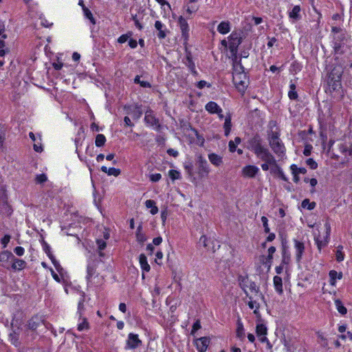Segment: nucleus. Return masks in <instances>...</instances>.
<instances>
[{
    "instance_id": "58836bf2",
    "label": "nucleus",
    "mask_w": 352,
    "mask_h": 352,
    "mask_svg": "<svg viewBox=\"0 0 352 352\" xmlns=\"http://www.w3.org/2000/svg\"><path fill=\"white\" fill-rule=\"evenodd\" d=\"M301 206L303 208L311 210L316 207V203L314 201L310 202L309 199H305L302 201Z\"/></svg>"
},
{
    "instance_id": "a878e982",
    "label": "nucleus",
    "mask_w": 352,
    "mask_h": 352,
    "mask_svg": "<svg viewBox=\"0 0 352 352\" xmlns=\"http://www.w3.org/2000/svg\"><path fill=\"white\" fill-rule=\"evenodd\" d=\"M155 28L158 30L157 36L160 38H164L166 36L164 28V25L160 21H156L155 23Z\"/></svg>"
},
{
    "instance_id": "0eeeda50",
    "label": "nucleus",
    "mask_w": 352,
    "mask_h": 352,
    "mask_svg": "<svg viewBox=\"0 0 352 352\" xmlns=\"http://www.w3.org/2000/svg\"><path fill=\"white\" fill-rule=\"evenodd\" d=\"M144 121L151 126L153 127L157 131L160 130V124L159 120L156 118L151 111H146L145 113Z\"/></svg>"
},
{
    "instance_id": "2f4dec72",
    "label": "nucleus",
    "mask_w": 352,
    "mask_h": 352,
    "mask_svg": "<svg viewBox=\"0 0 352 352\" xmlns=\"http://www.w3.org/2000/svg\"><path fill=\"white\" fill-rule=\"evenodd\" d=\"M296 87L295 83L292 82V80H291L289 85V91L288 92V96L291 100H296L298 97V94L296 91Z\"/></svg>"
},
{
    "instance_id": "aec40b11",
    "label": "nucleus",
    "mask_w": 352,
    "mask_h": 352,
    "mask_svg": "<svg viewBox=\"0 0 352 352\" xmlns=\"http://www.w3.org/2000/svg\"><path fill=\"white\" fill-rule=\"evenodd\" d=\"M300 7L299 6H295L292 10L289 12V16L293 21H297L300 19Z\"/></svg>"
},
{
    "instance_id": "ea45409f",
    "label": "nucleus",
    "mask_w": 352,
    "mask_h": 352,
    "mask_svg": "<svg viewBox=\"0 0 352 352\" xmlns=\"http://www.w3.org/2000/svg\"><path fill=\"white\" fill-rule=\"evenodd\" d=\"M96 266L94 264H88L87 272V279L89 280L93 275L96 273Z\"/></svg>"
},
{
    "instance_id": "4d7b16f0",
    "label": "nucleus",
    "mask_w": 352,
    "mask_h": 352,
    "mask_svg": "<svg viewBox=\"0 0 352 352\" xmlns=\"http://www.w3.org/2000/svg\"><path fill=\"white\" fill-rule=\"evenodd\" d=\"M47 180V176L45 174H40L36 175V182L38 184H42Z\"/></svg>"
},
{
    "instance_id": "1a4fd4ad",
    "label": "nucleus",
    "mask_w": 352,
    "mask_h": 352,
    "mask_svg": "<svg viewBox=\"0 0 352 352\" xmlns=\"http://www.w3.org/2000/svg\"><path fill=\"white\" fill-rule=\"evenodd\" d=\"M294 243L296 250V259L298 263H300L305 250V243L298 239H294Z\"/></svg>"
},
{
    "instance_id": "3c124183",
    "label": "nucleus",
    "mask_w": 352,
    "mask_h": 352,
    "mask_svg": "<svg viewBox=\"0 0 352 352\" xmlns=\"http://www.w3.org/2000/svg\"><path fill=\"white\" fill-rule=\"evenodd\" d=\"M233 73H245L243 67L240 63H236L233 65Z\"/></svg>"
},
{
    "instance_id": "e2e57ef3",
    "label": "nucleus",
    "mask_w": 352,
    "mask_h": 352,
    "mask_svg": "<svg viewBox=\"0 0 352 352\" xmlns=\"http://www.w3.org/2000/svg\"><path fill=\"white\" fill-rule=\"evenodd\" d=\"M24 252V248L21 246H17L14 249V252L18 256H22Z\"/></svg>"
},
{
    "instance_id": "c85d7f7f",
    "label": "nucleus",
    "mask_w": 352,
    "mask_h": 352,
    "mask_svg": "<svg viewBox=\"0 0 352 352\" xmlns=\"http://www.w3.org/2000/svg\"><path fill=\"white\" fill-rule=\"evenodd\" d=\"M145 206L147 208H151L150 212L151 214H155L158 212V208L156 206L155 201L151 199L145 201Z\"/></svg>"
},
{
    "instance_id": "680f3d73",
    "label": "nucleus",
    "mask_w": 352,
    "mask_h": 352,
    "mask_svg": "<svg viewBox=\"0 0 352 352\" xmlns=\"http://www.w3.org/2000/svg\"><path fill=\"white\" fill-rule=\"evenodd\" d=\"M5 132L3 127L0 126V148H2L3 142L5 140Z\"/></svg>"
},
{
    "instance_id": "0e129e2a",
    "label": "nucleus",
    "mask_w": 352,
    "mask_h": 352,
    "mask_svg": "<svg viewBox=\"0 0 352 352\" xmlns=\"http://www.w3.org/2000/svg\"><path fill=\"white\" fill-rule=\"evenodd\" d=\"M339 338L343 340H346L349 338V340H352V333L349 331H348L346 334H342L339 336Z\"/></svg>"
},
{
    "instance_id": "864d4df0",
    "label": "nucleus",
    "mask_w": 352,
    "mask_h": 352,
    "mask_svg": "<svg viewBox=\"0 0 352 352\" xmlns=\"http://www.w3.org/2000/svg\"><path fill=\"white\" fill-rule=\"evenodd\" d=\"M261 221H262L263 226L264 227L265 232H266V233L270 232V228H269L268 223H267V221H268L267 218L266 217L263 216L261 217Z\"/></svg>"
},
{
    "instance_id": "a18cd8bd",
    "label": "nucleus",
    "mask_w": 352,
    "mask_h": 352,
    "mask_svg": "<svg viewBox=\"0 0 352 352\" xmlns=\"http://www.w3.org/2000/svg\"><path fill=\"white\" fill-rule=\"evenodd\" d=\"M132 35H133L132 32H128L127 33L121 35L118 38V42L119 43H124L126 42L131 37Z\"/></svg>"
},
{
    "instance_id": "9d476101",
    "label": "nucleus",
    "mask_w": 352,
    "mask_h": 352,
    "mask_svg": "<svg viewBox=\"0 0 352 352\" xmlns=\"http://www.w3.org/2000/svg\"><path fill=\"white\" fill-rule=\"evenodd\" d=\"M341 78V72L334 68L329 75V84L331 85L335 89L339 85V82Z\"/></svg>"
},
{
    "instance_id": "a19ab883",
    "label": "nucleus",
    "mask_w": 352,
    "mask_h": 352,
    "mask_svg": "<svg viewBox=\"0 0 352 352\" xmlns=\"http://www.w3.org/2000/svg\"><path fill=\"white\" fill-rule=\"evenodd\" d=\"M106 142V138L103 134H98L96 137L95 144L98 147L102 146Z\"/></svg>"
},
{
    "instance_id": "338daca9",
    "label": "nucleus",
    "mask_w": 352,
    "mask_h": 352,
    "mask_svg": "<svg viewBox=\"0 0 352 352\" xmlns=\"http://www.w3.org/2000/svg\"><path fill=\"white\" fill-rule=\"evenodd\" d=\"M312 146L311 145H306L303 151V154L306 156L311 155Z\"/></svg>"
},
{
    "instance_id": "6e6d98bb",
    "label": "nucleus",
    "mask_w": 352,
    "mask_h": 352,
    "mask_svg": "<svg viewBox=\"0 0 352 352\" xmlns=\"http://www.w3.org/2000/svg\"><path fill=\"white\" fill-rule=\"evenodd\" d=\"M96 243L98 245V250L102 251L107 246L106 242L102 239H98L96 241Z\"/></svg>"
},
{
    "instance_id": "69168bd1",
    "label": "nucleus",
    "mask_w": 352,
    "mask_h": 352,
    "mask_svg": "<svg viewBox=\"0 0 352 352\" xmlns=\"http://www.w3.org/2000/svg\"><path fill=\"white\" fill-rule=\"evenodd\" d=\"M129 45L131 48L135 49L138 46V42L136 40L130 38L129 41Z\"/></svg>"
},
{
    "instance_id": "f704fd0d",
    "label": "nucleus",
    "mask_w": 352,
    "mask_h": 352,
    "mask_svg": "<svg viewBox=\"0 0 352 352\" xmlns=\"http://www.w3.org/2000/svg\"><path fill=\"white\" fill-rule=\"evenodd\" d=\"M84 302H85V298H84V296H82L78 303L77 314H78L79 318H81L84 315V312L85 310Z\"/></svg>"
},
{
    "instance_id": "393cba45",
    "label": "nucleus",
    "mask_w": 352,
    "mask_h": 352,
    "mask_svg": "<svg viewBox=\"0 0 352 352\" xmlns=\"http://www.w3.org/2000/svg\"><path fill=\"white\" fill-rule=\"evenodd\" d=\"M139 262L141 268L144 272H148L151 269L149 264L147 262L146 256L144 254H141L139 256Z\"/></svg>"
},
{
    "instance_id": "cd10ccee",
    "label": "nucleus",
    "mask_w": 352,
    "mask_h": 352,
    "mask_svg": "<svg viewBox=\"0 0 352 352\" xmlns=\"http://www.w3.org/2000/svg\"><path fill=\"white\" fill-rule=\"evenodd\" d=\"M232 128V122H231V115L228 113L225 118V122L223 124V129L225 131V135L228 136Z\"/></svg>"
},
{
    "instance_id": "4be33fe9",
    "label": "nucleus",
    "mask_w": 352,
    "mask_h": 352,
    "mask_svg": "<svg viewBox=\"0 0 352 352\" xmlns=\"http://www.w3.org/2000/svg\"><path fill=\"white\" fill-rule=\"evenodd\" d=\"M273 283H274V286L275 290L279 294H282L283 292L282 278L278 276H275L273 278Z\"/></svg>"
},
{
    "instance_id": "f3484780",
    "label": "nucleus",
    "mask_w": 352,
    "mask_h": 352,
    "mask_svg": "<svg viewBox=\"0 0 352 352\" xmlns=\"http://www.w3.org/2000/svg\"><path fill=\"white\" fill-rule=\"evenodd\" d=\"M256 332L258 337L263 336L261 338V342H265L267 340V338L265 337V335L267 334V327L265 324H258L256 327Z\"/></svg>"
},
{
    "instance_id": "13d9d810",
    "label": "nucleus",
    "mask_w": 352,
    "mask_h": 352,
    "mask_svg": "<svg viewBox=\"0 0 352 352\" xmlns=\"http://www.w3.org/2000/svg\"><path fill=\"white\" fill-rule=\"evenodd\" d=\"M142 111L138 108H137L132 113V118L135 120H138L142 116Z\"/></svg>"
},
{
    "instance_id": "f8f14e48",
    "label": "nucleus",
    "mask_w": 352,
    "mask_h": 352,
    "mask_svg": "<svg viewBox=\"0 0 352 352\" xmlns=\"http://www.w3.org/2000/svg\"><path fill=\"white\" fill-rule=\"evenodd\" d=\"M180 30L182 31V37L187 41L189 36V27L186 20L183 16H179L178 19Z\"/></svg>"
},
{
    "instance_id": "c756f323",
    "label": "nucleus",
    "mask_w": 352,
    "mask_h": 352,
    "mask_svg": "<svg viewBox=\"0 0 352 352\" xmlns=\"http://www.w3.org/2000/svg\"><path fill=\"white\" fill-rule=\"evenodd\" d=\"M339 150L342 154L352 157V144L347 146L346 144H340Z\"/></svg>"
},
{
    "instance_id": "72a5a7b5",
    "label": "nucleus",
    "mask_w": 352,
    "mask_h": 352,
    "mask_svg": "<svg viewBox=\"0 0 352 352\" xmlns=\"http://www.w3.org/2000/svg\"><path fill=\"white\" fill-rule=\"evenodd\" d=\"M236 336L240 340H243L245 337V332H244V328L242 322L240 320L237 322V329H236Z\"/></svg>"
},
{
    "instance_id": "bb28decb",
    "label": "nucleus",
    "mask_w": 352,
    "mask_h": 352,
    "mask_svg": "<svg viewBox=\"0 0 352 352\" xmlns=\"http://www.w3.org/2000/svg\"><path fill=\"white\" fill-rule=\"evenodd\" d=\"M43 250L47 254L52 262L53 263L55 267L58 270V267L59 266L58 262L55 259V257L53 256V254L50 252V247L48 244L45 243L43 245Z\"/></svg>"
},
{
    "instance_id": "412c9836",
    "label": "nucleus",
    "mask_w": 352,
    "mask_h": 352,
    "mask_svg": "<svg viewBox=\"0 0 352 352\" xmlns=\"http://www.w3.org/2000/svg\"><path fill=\"white\" fill-rule=\"evenodd\" d=\"M329 283L334 286L336 285V279L340 280L342 278V272H337L336 270H331L329 273Z\"/></svg>"
},
{
    "instance_id": "7ed1b4c3",
    "label": "nucleus",
    "mask_w": 352,
    "mask_h": 352,
    "mask_svg": "<svg viewBox=\"0 0 352 352\" xmlns=\"http://www.w3.org/2000/svg\"><path fill=\"white\" fill-rule=\"evenodd\" d=\"M243 32L241 30H234L228 36L229 50L233 56H236L239 45L242 43Z\"/></svg>"
},
{
    "instance_id": "9b49d317",
    "label": "nucleus",
    "mask_w": 352,
    "mask_h": 352,
    "mask_svg": "<svg viewBox=\"0 0 352 352\" xmlns=\"http://www.w3.org/2000/svg\"><path fill=\"white\" fill-rule=\"evenodd\" d=\"M259 172V168L254 165H248L243 168L242 175L244 177L252 178Z\"/></svg>"
},
{
    "instance_id": "052dcab7",
    "label": "nucleus",
    "mask_w": 352,
    "mask_h": 352,
    "mask_svg": "<svg viewBox=\"0 0 352 352\" xmlns=\"http://www.w3.org/2000/svg\"><path fill=\"white\" fill-rule=\"evenodd\" d=\"M162 178V175L160 173L151 174L150 175V180L153 182H158Z\"/></svg>"
},
{
    "instance_id": "de8ad7c7",
    "label": "nucleus",
    "mask_w": 352,
    "mask_h": 352,
    "mask_svg": "<svg viewBox=\"0 0 352 352\" xmlns=\"http://www.w3.org/2000/svg\"><path fill=\"white\" fill-rule=\"evenodd\" d=\"M134 82L137 84H140L142 87H151V84L148 82L141 80L139 76H135Z\"/></svg>"
},
{
    "instance_id": "2eb2a0df",
    "label": "nucleus",
    "mask_w": 352,
    "mask_h": 352,
    "mask_svg": "<svg viewBox=\"0 0 352 352\" xmlns=\"http://www.w3.org/2000/svg\"><path fill=\"white\" fill-rule=\"evenodd\" d=\"M276 252V248L274 246H271L268 249V256L267 257H265L264 256H261V261L263 263V265L267 266L268 268L271 267L272 264V260L273 258V254Z\"/></svg>"
},
{
    "instance_id": "b1692460",
    "label": "nucleus",
    "mask_w": 352,
    "mask_h": 352,
    "mask_svg": "<svg viewBox=\"0 0 352 352\" xmlns=\"http://www.w3.org/2000/svg\"><path fill=\"white\" fill-rule=\"evenodd\" d=\"M208 159L210 162L215 166H219L223 163L222 157L215 153L209 154Z\"/></svg>"
},
{
    "instance_id": "473e14b6",
    "label": "nucleus",
    "mask_w": 352,
    "mask_h": 352,
    "mask_svg": "<svg viewBox=\"0 0 352 352\" xmlns=\"http://www.w3.org/2000/svg\"><path fill=\"white\" fill-rule=\"evenodd\" d=\"M80 320H82V322L78 324L77 329L79 331H82L84 330H88L89 329V324L87 321V319L85 317H82L81 318H79Z\"/></svg>"
},
{
    "instance_id": "f257e3e1",
    "label": "nucleus",
    "mask_w": 352,
    "mask_h": 352,
    "mask_svg": "<svg viewBox=\"0 0 352 352\" xmlns=\"http://www.w3.org/2000/svg\"><path fill=\"white\" fill-rule=\"evenodd\" d=\"M239 283L241 288L246 294V296H249L248 292V289H249L252 293H254L260 299L262 300H264V296L261 293H259V287L254 282L250 280L248 276H240L239 277Z\"/></svg>"
},
{
    "instance_id": "49530a36",
    "label": "nucleus",
    "mask_w": 352,
    "mask_h": 352,
    "mask_svg": "<svg viewBox=\"0 0 352 352\" xmlns=\"http://www.w3.org/2000/svg\"><path fill=\"white\" fill-rule=\"evenodd\" d=\"M83 12H84V14L85 16L90 20V21L93 23V24H95L96 22H95V19L93 16V14L91 13V12L85 6H83Z\"/></svg>"
},
{
    "instance_id": "39448f33",
    "label": "nucleus",
    "mask_w": 352,
    "mask_h": 352,
    "mask_svg": "<svg viewBox=\"0 0 352 352\" xmlns=\"http://www.w3.org/2000/svg\"><path fill=\"white\" fill-rule=\"evenodd\" d=\"M232 80L239 91H245L248 87V78L245 73H232Z\"/></svg>"
},
{
    "instance_id": "79ce46f5",
    "label": "nucleus",
    "mask_w": 352,
    "mask_h": 352,
    "mask_svg": "<svg viewBox=\"0 0 352 352\" xmlns=\"http://www.w3.org/2000/svg\"><path fill=\"white\" fill-rule=\"evenodd\" d=\"M343 247L342 245H339L337 248V250L336 252V258L338 262H341L344 259V254L342 252Z\"/></svg>"
},
{
    "instance_id": "774afa93",
    "label": "nucleus",
    "mask_w": 352,
    "mask_h": 352,
    "mask_svg": "<svg viewBox=\"0 0 352 352\" xmlns=\"http://www.w3.org/2000/svg\"><path fill=\"white\" fill-rule=\"evenodd\" d=\"M41 24L45 28H50L53 25L52 22L48 21L47 19H41Z\"/></svg>"
},
{
    "instance_id": "603ef678",
    "label": "nucleus",
    "mask_w": 352,
    "mask_h": 352,
    "mask_svg": "<svg viewBox=\"0 0 352 352\" xmlns=\"http://www.w3.org/2000/svg\"><path fill=\"white\" fill-rule=\"evenodd\" d=\"M107 174L117 177L120 174V170L116 168H109Z\"/></svg>"
},
{
    "instance_id": "7c9ffc66",
    "label": "nucleus",
    "mask_w": 352,
    "mask_h": 352,
    "mask_svg": "<svg viewBox=\"0 0 352 352\" xmlns=\"http://www.w3.org/2000/svg\"><path fill=\"white\" fill-rule=\"evenodd\" d=\"M185 64L194 75H197V72L196 71L195 69V65L193 63L192 59L190 55H188L186 56V60L185 62Z\"/></svg>"
},
{
    "instance_id": "c03bdc74",
    "label": "nucleus",
    "mask_w": 352,
    "mask_h": 352,
    "mask_svg": "<svg viewBox=\"0 0 352 352\" xmlns=\"http://www.w3.org/2000/svg\"><path fill=\"white\" fill-rule=\"evenodd\" d=\"M250 300L248 302V305L250 307V309H253L254 308L259 309L260 305L257 302V300H254L252 296H248Z\"/></svg>"
},
{
    "instance_id": "423d86ee",
    "label": "nucleus",
    "mask_w": 352,
    "mask_h": 352,
    "mask_svg": "<svg viewBox=\"0 0 352 352\" xmlns=\"http://www.w3.org/2000/svg\"><path fill=\"white\" fill-rule=\"evenodd\" d=\"M142 344V342L139 339L138 335L130 333L126 342L125 349L134 350Z\"/></svg>"
},
{
    "instance_id": "6ab92c4d",
    "label": "nucleus",
    "mask_w": 352,
    "mask_h": 352,
    "mask_svg": "<svg viewBox=\"0 0 352 352\" xmlns=\"http://www.w3.org/2000/svg\"><path fill=\"white\" fill-rule=\"evenodd\" d=\"M199 173L200 174H208L210 172L209 166L208 164L207 161L204 159L202 157H199Z\"/></svg>"
},
{
    "instance_id": "8fccbe9b",
    "label": "nucleus",
    "mask_w": 352,
    "mask_h": 352,
    "mask_svg": "<svg viewBox=\"0 0 352 352\" xmlns=\"http://www.w3.org/2000/svg\"><path fill=\"white\" fill-rule=\"evenodd\" d=\"M264 163L269 165V166H275L278 167L276 163V160L275 157L272 155L270 158H268L266 161H264Z\"/></svg>"
},
{
    "instance_id": "a211bd4d",
    "label": "nucleus",
    "mask_w": 352,
    "mask_h": 352,
    "mask_svg": "<svg viewBox=\"0 0 352 352\" xmlns=\"http://www.w3.org/2000/svg\"><path fill=\"white\" fill-rule=\"evenodd\" d=\"M231 30V25L228 21H221L217 26V31L221 34L228 33Z\"/></svg>"
},
{
    "instance_id": "6e6552de",
    "label": "nucleus",
    "mask_w": 352,
    "mask_h": 352,
    "mask_svg": "<svg viewBox=\"0 0 352 352\" xmlns=\"http://www.w3.org/2000/svg\"><path fill=\"white\" fill-rule=\"evenodd\" d=\"M263 147L261 144V140L258 135H254L248 141V148L253 151L254 153Z\"/></svg>"
},
{
    "instance_id": "5fc2aeb1",
    "label": "nucleus",
    "mask_w": 352,
    "mask_h": 352,
    "mask_svg": "<svg viewBox=\"0 0 352 352\" xmlns=\"http://www.w3.org/2000/svg\"><path fill=\"white\" fill-rule=\"evenodd\" d=\"M306 163L313 170L316 169L318 167V164L311 158H309Z\"/></svg>"
},
{
    "instance_id": "ddd939ff",
    "label": "nucleus",
    "mask_w": 352,
    "mask_h": 352,
    "mask_svg": "<svg viewBox=\"0 0 352 352\" xmlns=\"http://www.w3.org/2000/svg\"><path fill=\"white\" fill-rule=\"evenodd\" d=\"M209 343L210 339L207 337H201L197 339L195 342V344L199 352H206Z\"/></svg>"
},
{
    "instance_id": "f03ea898",
    "label": "nucleus",
    "mask_w": 352,
    "mask_h": 352,
    "mask_svg": "<svg viewBox=\"0 0 352 352\" xmlns=\"http://www.w3.org/2000/svg\"><path fill=\"white\" fill-rule=\"evenodd\" d=\"M268 140L269 144L275 154L278 156L284 155L285 148L281 140L279 138V134L278 132L272 131L269 135Z\"/></svg>"
},
{
    "instance_id": "5701e85b",
    "label": "nucleus",
    "mask_w": 352,
    "mask_h": 352,
    "mask_svg": "<svg viewBox=\"0 0 352 352\" xmlns=\"http://www.w3.org/2000/svg\"><path fill=\"white\" fill-rule=\"evenodd\" d=\"M12 256L13 257L12 267L14 270H21L25 267L26 263L23 260L16 258L13 255Z\"/></svg>"
},
{
    "instance_id": "37998d69",
    "label": "nucleus",
    "mask_w": 352,
    "mask_h": 352,
    "mask_svg": "<svg viewBox=\"0 0 352 352\" xmlns=\"http://www.w3.org/2000/svg\"><path fill=\"white\" fill-rule=\"evenodd\" d=\"M290 169L292 173H297L298 174H305L307 173V170L305 168H298V166L295 164H292L290 166Z\"/></svg>"
},
{
    "instance_id": "c9c22d12",
    "label": "nucleus",
    "mask_w": 352,
    "mask_h": 352,
    "mask_svg": "<svg viewBox=\"0 0 352 352\" xmlns=\"http://www.w3.org/2000/svg\"><path fill=\"white\" fill-rule=\"evenodd\" d=\"M142 226L140 225L138 227V229L136 231V239H137V241L140 243H143L144 241H146V236H145L144 234H143L142 232Z\"/></svg>"
},
{
    "instance_id": "20e7f679",
    "label": "nucleus",
    "mask_w": 352,
    "mask_h": 352,
    "mask_svg": "<svg viewBox=\"0 0 352 352\" xmlns=\"http://www.w3.org/2000/svg\"><path fill=\"white\" fill-rule=\"evenodd\" d=\"M324 228L326 231V235L323 239H321L320 234L314 236V241L317 245L318 250L320 252L321 250L326 247L329 243L330 239V234H331V225L329 220H326L324 223Z\"/></svg>"
},
{
    "instance_id": "09e8293b",
    "label": "nucleus",
    "mask_w": 352,
    "mask_h": 352,
    "mask_svg": "<svg viewBox=\"0 0 352 352\" xmlns=\"http://www.w3.org/2000/svg\"><path fill=\"white\" fill-rule=\"evenodd\" d=\"M168 175L173 180L179 179L181 177L180 173L176 170H170Z\"/></svg>"
},
{
    "instance_id": "bf43d9fd",
    "label": "nucleus",
    "mask_w": 352,
    "mask_h": 352,
    "mask_svg": "<svg viewBox=\"0 0 352 352\" xmlns=\"http://www.w3.org/2000/svg\"><path fill=\"white\" fill-rule=\"evenodd\" d=\"M10 340H11V342L13 344H14L15 346H17L19 344V338H18V336L14 333H11L10 335Z\"/></svg>"
},
{
    "instance_id": "4468645a",
    "label": "nucleus",
    "mask_w": 352,
    "mask_h": 352,
    "mask_svg": "<svg viewBox=\"0 0 352 352\" xmlns=\"http://www.w3.org/2000/svg\"><path fill=\"white\" fill-rule=\"evenodd\" d=\"M205 109L211 114L221 113L223 111L222 109L217 104V103L213 101L208 102L205 106Z\"/></svg>"
},
{
    "instance_id": "e433bc0d",
    "label": "nucleus",
    "mask_w": 352,
    "mask_h": 352,
    "mask_svg": "<svg viewBox=\"0 0 352 352\" xmlns=\"http://www.w3.org/2000/svg\"><path fill=\"white\" fill-rule=\"evenodd\" d=\"M39 325V320L37 318H32L27 324L28 329L35 330Z\"/></svg>"
},
{
    "instance_id": "4c0bfd02",
    "label": "nucleus",
    "mask_w": 352,
    "mask_h": 352,
    "mask_svg": "<svg viewBox=\"0 0 352 352\" xmlns=\"http://www.w3.org/2000/svg\"><path fill=\"white\" fill-rule=\"evenodd\" d=\"M335 305L336 306V308H337V310L338 311V312L342 314V315H344L346 314L347 312V309L346 308L342 305V302L339 299H336L335 300Z\"/></svg>"
},
{
    "instance_id": "dca6fc26",
    "label": "nucleus",
    "mask_w": 352,
    "mask_h": 352,
    "mask_svg": "<svg viewBox=\"0 0 352 352\" xmlns=\"http://www.w3.org/2000/svg\"><path fill=\"white\" fill-rule=\"evenodd\" d=\"M254 154L257 158L260 159L263 162L266 161L268 158L273 155L269 149L265 146Z\"/></svg>"
}]
</instances>
